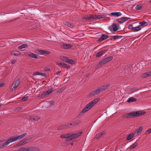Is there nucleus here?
Returning <instances> with one entry per match:
<instances>
[{
	"label": "nucleus",
	"mask_w": 151,
	"mask_h": 151,
	"mask_svg": "<svg viewBox=\"0 0 151 151\" xmlns=\"http://www.w3.org/2000/svg\"><path fill=\"white\" fill-rule=\"evenodd\" d=\"M68 60L67 61L68 63H70V64H72V63H73V62H74V61L73 60H71V59H67Z\"/></svg>",
	"instance_id": "ea45409f"
},
{
	"label": "nucleus",
	"mask_w": 151,
	"mask_h": 151,
	"mask_svg": "<svg viewBox=\"0 0 151 151\" xmlns=\"http://www.w3.org/2000/svg\"><path fill=\"white\" fill-rule=\"evenodd\" d=\"M56 64L60 67H63L68 68H70L68 65L66 64L63 63H59L58 62L56 63Z\"/></svg>",
	"instance_id": "2eb2a0df"
},
{
	"label": "nucleus",
	"mask_w": 151,
	"mask_h": 151,
	"mask_svg": "<svg viewBox=\"0 0 151 151\" xmlns=\"http://www.w3.org/2000/svg\"><path fill=\"white\" fill-rule=\"evenodd\" d=\"M110 29L111 30L112 29L114 32H116L118 30L117 24L115 23L113 24L110 27Z\"/></svg>",
	"instance_id": "f3484780"
},
{
	"label": "nucleus",
	"mask_w": 151,
	"mask_h": 151,
	"mask_svg": "<svg viewBox=\"0 0 151 151\" xmlns=\"http://www.w3.org/2000/svg\"><path fill=\"white\" fill-rule=\"evenodd\" d=\"M108 37V36L107 35L103 34L99 38V40H103L107 38Z\"/></svg>",
	"instance_id": "4be33fe9"
},
{
	"label": "nucleus",
	"mask_w": 151,
	"mask_h": 151,
	"mask_svg": "<svg viewBox=\"0 0 151 151\" xmlns=\"http://www.w3.org/2000/svg\"><path fill=\"white\" fill-rule=\"evenodd\" d=\"M28 55L31 57L36 58H37V56L36 55L33 54L32 53H29L28 54Z\"/></svg>",
	"instance_id": "c85d7f7f"
},
{
	"label": "nucleus",
	"mask_w": 151,
	"mask_h": 151,
	"mask_svg": "<svg viewBox=\"0 0 151 151\" xmlns=\"http://www.w3.org/2000/svg\"><path fill=\"white\" fill-rule=\"evenodd\" d=\"M145 113L144 111H139L126 114L123 116V117L126 118H132L143 115Z\"/></svg>",
	"instance_id": "7ed1b4c3"
},
{
	"label": "nucleus",
	"mask_w": 151,
	"mask_h": 151,
	"mask_svg": "<svg viewBox=\"0 0 151 151\" xmlns=\"http://www.w3.org/2000/svg\"><path fill=\"white\" fill-rule=\"evenodd\" d=\"M108 86L107 85L102 86L98 89L96 90L93 91L91 93L92 95H96L99 94L100 92L105 90L107 88Z\"/></svg>",
	"instance_id": "39448f33"
},
{
	"label": "nucleus",
	"mask_w": 151,
	"mask_h": 151,
	"mask_svg": "<svg viewBox=\"0 0 151 151\" xmlns=\"http://www.w3.org/2000/svg\"><path fill=\"white\" fill-rule=\"evenodd\" d=\"M82 132H78L71 135L68 134H63L60 136L62 138H65L66 140L67 141H69L73 139L76 138L80 136L82 134Z\"/></svg>",
	"instance_id": "20e7f679"
},
{
	"label": "nucleus",
	"mask_w": 151,
	"mask_h": 151,
	"mask_svg": "<svg viewBox=\"0 0 151 151\" xmlns=\"http://www.w3.org/2000/svg\"><path fill=\"white\" fill-rule=\"evenodd\" d=\"M30 119L32 121H34L38 119V118L35 116H32L30 117Z\"/></svg>",
	"instance_id": "72a5a7b5"
},
{
	"label": "nucleus",
	"mask_w": 151,
	"mask_h": 151,
	"mask_svg": "<svg viewBox=\"0 0 151 151\" xmlns=\"http://www.w3.org/2000/svg\"><path fill=\"white\" fill-rule=\"evenodd\" d=\"M16 62V60H13L12 61L11 63L12 64H14Z\"/></svg>",
	"instance_id": "a19ab883"
},
{
	"label": "nucleus",
	"mask_w": 151,
	"mask_h": 151,
	"mask_svg": "<svg viewBox=\"0 0 151 151\" xmlns=\"http://www.w3.org/2000/svg\"><path fill=\"white\" fill-rule=\"evenodd\" d=\"M113 57L112 56L108 57L102 60L101 63V64H105L112 60L113 59Z\"/></svg>",
	"instance_id": "9d476101"
},
{
	"label": "nucleus",
	"mask_w": 151,
	"mask_h": 151,
	"mask_svg": "<svg viewBox=\"0 0 151 151\" xmlns=\"http://www.w3.org/2000/svg\"><path fill=\"white\" fill-rule=\"evenodd\" d=\"M46 70V71H48L50 70V69L49 68H47Z\"/></svg>",
	"instance_id": "09e8293b"
},
{
	"label": "nucleus",
	"mask_w": 151,
	"mask_h": 151,
	"mask_svg": "<svg viewBox=\"0 0 151 151\" xmlns=\"http://www.w3.org/2000/svg\"><path fill=\"white\" fill-rule=\"evenodd\" d=\"M38 75V72H36L34 73L33 74V76H36Z\"/></svg>",
	"instance_id": "c03bdc74"
},
{
	"label": "nucleus",
	"mask_w": 151,
	"mask_h": 151,
	"mask_svg": "<svg viewBox=\"0 0 151 151\" xmlns=\"http://www.w3.org/2000/svg\"><path fill=\"white\" fill-rule=\"evenodd\" d=\"M20 54V53L19 51H17L16 52L14 53L13 54V55L14 56H18Z\"/></svg>",
	"instance_id": "c9c22d12"
},
{
	"label": "nucleus",
	"mask_w": 151,
	"mask_h": 151,
	"mask_svg": "<svg viewBox=\"0 0 151 151\" xmlns=\"http://www.w3.org/2000/svg\"><path fill=\"white\" fill-rule=\"evenodd\" d=\"M150 2H151V1H150Z\"/></svg>",
	"instance_id": "864d4df0"
},
{
	"label": "nucleus",
	"mask_w": 151,
	"mask_h": 151,
	"mask_svg": "<svg viewBox=\"0 0 151 151\" xmlns=\"http://www.w3.org/2000/svg\"><path fill=\"white\" fill-rule=\"evenodd\" d=\"M142 7V5L141 4H138L135 6V8L137 10H140L141 9Z\"/></svg>",
	"instance_id": "c756f323"
},
{
	"label": "nucleus",
	"mask_w": 151,
	"mask_h": 151,
	"mask_svg": "<svg viewBox=\"0 0 151 151\" xmlns=\"http://www.w3.org/2000/svg\"><path fill=\"white\" fill-rule=\"evenodd\" d=\"M28 97L24 96L21 99L22 100V101H25L27 100L28 99Z\"/></svg>",
	"instance_id": "58836bf2"
},
{
	"label": "nucleus",
	"mask_w": 151,
	"mask_h": 151,
	"mask_svg": "<svg viewBox=\"0 0 151 151\" xmlns=\"http://www.w3.org/2000/svg\"><path fill=\"white\" fill-rule=\"evenodd\" d=\"M129 68L128 67H123L121 68L119 72L120 73H123L124 74L128 73Z\"/></svg>",
	"instance_id": "6e6552de"
},
{
	"label": "nucleus",
	"mask_w": 151,
	"mask_h": 151,
	"mask_svg": "<svg viewBox=\"0 0 151 151\" xmlns=\"http://www.w3.org/2000/svg\"><path fill=\"white\" fill-rule=\"evenodd\" d=\"M147 132L148 134H149L151 132V129H150L149 130H147Z\"/></svg>",
	"instance_id": "37998d69"
},
{
	"label": "nucleus",
	"mask_w": 151,
	"mask_h": 151,
	"mask_svg": "<svg viewBox=\"0 0 151 151\" xmlns=\"http://www.w3.org/2000/svg\"><path fill=\"white\" fill-rule=\"evenodd\" d=\"M129 19L127 17H123L119 19V22L121 23H123Z\"/></svg>",
	"instance_id": "393cba45"
},
{
	"label": "nucleus",
	"mask_w": 151,
	"mask_h": 151,
	"mask_svg": "<svg viewBox=\"0 0 151 151\" xmlns=\"http://www.w3.org/2000/svg\"><path fill=\"white\" fill-rule=\"evenodd\" d=\"M50 53V52L48 51L38 50V54L46 55L49 54Z\"/></svg>",
	"instance_id": "1a4fd4ad"
},
{
	"label": "nucleus",
	"mask_w": 151,
	"mask_h": 151,
	"mask_svg": "<svg viewBox=\"0 0 151 151\" xmlns=\"http://www.w3.org/2000/svg\"><path fill=\"white\" fill-rule=\"evenodd\" d=\"M23 140H24V141L25 142H26V141L27 140H29V139L27 138H25Z\"/></svg>",
	"instance_id": "a18cd8bd"
},
{
	"label": "nucleus",
	"mask_w": 151,
	"mask_h": 151,
	"mask_svg": "<svg viewBox=\"0 0 151 151\" xmlns=\"http://www.w3.org/2000/svg\"><path fill=\"white\" fill-rule=\"evenodd\" d=\"M4 85V84L3 83H0V88L3 87Z\"/></svg>",
	"instance_id": "49530a36"
},
{
	"label": "nucleus",
	"mask_w": 151,
	"mask_h": 151,
	"mask_svg": "<svg viewBox=\"0 0 151 151\" xmlns=\"http://www.w3.org/2000/svg\"><path fill=\"white\" fill-rule=\"evenodd\" d=\"M53 91L52 89H50L47 91L46 92H44L42 94V97L46 96L50 93Z\"/></svg>",
	"instance_id": "a211bd4d"
},
{
	"label": "nucleus",
	"mask_w": 151,
	"mask_h": 151,
	"mask_svg": "<svg viewBox=\"0 0 151 151\" xmlns=\"http://www.w3.org/2000/svg\"><path fill=\"white\" fill-rule=\"evenodd\" d=\"M150 76H151V71L145 73L142 75V77L143 78H146Z\"/></svg>",
	"instance_id": "412c9836"
},
{
	"label": "nucleus",
	"mask_w": 151,
	"mask_h": 151,
	"mask_svg": "<svg viewBox=\"0 0 151 151\" xmlns=\"http://www.w3.org/2000/svg\"><path fill=\"white\" fill-rule=\"evenodd\" d=\"M73 143H71V145H73Z\"/></svg>",
	"instance_id": "3c124183"
},
{
	"label": "nucleus",
	"mask_w": 151,
	"mask_h": 151,
	"mask_svg": "<svg viewBox=\"0 0 151 151\" xmlns=\"http://www.w3.org/2000/svg\"><path fill=\"white\" fill-rule=\"evenodd\" d=\"M27 143V142H25L24 141V140L22 139L20 141L19 143L15 145L14 146V147H17L22 145H23L26 144Z\"/></svg>",
	"instance_id": "dca6fc26"
},
{
	"label": "nucleus",
	"mask_w": 151,
	"mask_h": 151,
	"mask_svg": "<svg viewBox=\"0 0 151 151\" xmlns=\"http://www.w3.org/2000/svg\"><path fill=\"white\" fill-rule=\"evenodd\" d=\"M1 105L0 104V107H1Z\"/></svg>",
	"instance_id": "603ef678"
},
{
	"label": "nucleus",
	"mask_w": 151,
	"mask_h": 151,
	"mask_svg": "<svg viewBox=\"0 0 151 151\" xmlns=\"http://www.w3.org/2000/svg\"><path fill=\"white\" fill-rule=\"evenodd\" d=\"M61 47L65 49H69L71 48L72 46L71 45L64 44L61 45Z\"/></svg>",
	"instance_id": "4468645a"
},
{
	"label": "nucleus",
	"mask_w": 151,
	"mask_h": 151,
	"mask_svg": "<svg viewBox=\"0 0 151 151\" xmlns=\"http://www.w3.org/2000/svg\"><path fill=\"white\" fill-rule=\"evenodd\" d=\"M134 136H135V135L134 133H132L128 136L127 138L126 139L128 140H129Z\"/></svg>",
	"instance_id": "bb28decb"
},
{
	"label": "nucleus",
	"mask_w": 151,
	"mask_h": 151,
	"mask_svg": "<svg viewBox=\"0 0 151 151\" xmlns=\"http://www.w3.org/2000/svg\"><path fill=\"white\" fill-rule=\"evenodd\" d=\"M139 24H140L139 26H141V28H142V27L146 26L148 25V23L144 21L140 22Z\"/></svg>",
	"instance_id": "aec40b11"
},
{
	"label": "nucleus",
	"mask_w": 151,
	"mask_h": 151,
	"mask_svg": "<svg viewBox=\"0 0 151 151\" xmlns=\"http://www.w3.org/2000/svg\"><path fill=\"white\" fill-rule=\"evenodd\" d=\"M19 151V149L18 150H15V151Z\"/></svg>",
	"instance_id": "8fccbe9b"
},
{
	"label": "nucleus",
	"mask_w": 151,
	"mask_h": 151,
	"mask_svg": "<svg viewBox=\"0 0 151 151\" xmlns=\"http://www.w3.org/2000/svg\"><path fill=\"white\" fill-rule=\"evenodd\" d=\"M20 79L18 78L14 82L11 86V88L12 91H14L17 87L20 81Z\"/></svg>",
	"instance_id": "0eeeda50"
},
{
	"label": "nucleus",
	"mask_w": 151,
	"mask_h": 151,
	"mask_svg": "<svg viewBox=\"0 0 151 151\" xmlns=\"http://www.w3.org/2000/svg\"><path fill=\"white\" fill-rule=\"evenodd\" d=\"M27 47V45L26 44H23L19 46L18 48L20 49H22L26 47Z\"/></svg>",
	"instance_id": "473e14b6"
},
{
	"label": "nucleus",
	"mask_w": 151,
	"mask_h": 151,
	"mask_svg": "<svg viewBox=\"0 0 151 151\" xmlns=\"http://www.w3.org/2000/svg\"><path fill=\"white\" fill-rule=\"evenodd\" d=\"M141 29V26L138 25L137 27H134L133 28V31L137 32L139 31Z\"/></svg>",
	"instance_id": "b1692460"
},
{
	"label": "nucleus",
	"mask_w": 151,
	"mask_h": 151,
	"mask_svg": "<svg viewBox=\"0 0 151 151\" xmlns=\"http://www.w3.org/2000/svg\"><path fill=\"white\" fill-rule=\"evenodd\" d=\"M103 133H101L99 136L96 137L95 138L96 139H99L101 137L103 136Z\"/></svg>",
	"instance_id": "4c0bfd02"
},
{
	"label": "nucleus",
	"mask_w": 151,
	"mask_h": 151,
	"mask_svg": "<svg viewBox=\"0 0 151 151\" xmlns=\"http://www.w3.org/2000/svg\"><path fill=\"white\" fill-rule=\"evenodd\" d=\"M105 53V52L104 51H101L98 52L96 55V56L97 57H99L103 55Z\"/></svg>",
	"instance_id": "a878e982"
},
{
	"label": "nucleus",
	"mask_w": 151,
	"mask_h": 151,
	"mask_svg": "<svg viewBox=\"0 0 151 151\" xmlns=\"http://www.w3.org/2000/svg\"><path fill=\"white\" fill-rule=\"evenodd\" d=\"M38 75H40L43 77H45L46 76V74L44 73L38 72Z\"/></svg>",
	"instance_id": "e433bc0d"
},
{
	"label": "nucleus",
	"mask_w": 151,
	"mask_h": 151,
	"mask_svg": "<svg viewBox=\"0 0 151 151\" xmlns=\"http://www.w3.org/2000/svg\"><path fill=\"white\" fill-rule=\"evenodd\" d=\"M61 72V71H58V72H57L56 73V74L57 75H59L60 74V73Z\"/></svg>",
	"instance_id": "de8ad7c7"
},
{
	"label": "nucleus",
	"mask_w": 151,
	"mask_h": 151,
	"mask_svg": "<svg viewBox=\"0 0 151 151\" xmlns=\"http://www.w3.org/2000/svg\"><path fill=\"white\" fill-rule=\"evenodd\" d=\"M135 23H133L132 24H130L129 26V29H132V31L133 30L134 27V25Z\"/></svg>",
	"instance_id": "2f4dec72"
},
{
	"label": "nucleus",
	"mask_w": 151,
	"mask_h": 151,
	"mask_svg": "<svg viewBox=\"0 0 151 151\" xmlns=\"http://www.w3.org/2000/svg\"><path fill=\"white\" fill-rule=\"evenodd\" d=\"M137 101L136 99L133 97H130L127 100V102H132L136 101Z\"/></svg>",
	"instance_id": "cd10ccee"
},
{
	"label": "nucleus",
	"mask_w": 151,
	"mask_h": 151,
	"mask_svg": "<svg viewBox=\"0 0 151 151\" xmlns=\"http://www.w3.org/2000/svg\"><path fill=\"white\" fill-rule=\"evenodd\" d=\"M81 122V121L79 120H76L72 122L69 124L70 125L75 126L77 124H79Z\"/></svg>",
	"instance_id": "6ab92c4d"
},
{
	"label": "nucleus",
	"mask_w": 151,
	"mask_h": 151,
	"mask_svg": "<svg viewBox=\"0 0 151 151\" xmlns=\"http://www.w3.org/2000/svg\"><path fill=\"white\" fill-rule=\"evenodd\" d=\"M138 145V142H135L134 143V144L132 145L130 147V150H132L135 147H136L137 145Z\"/></svg>",
	"instance_id": "7c9ffc66"
},
{
	"label": "nucleus",
	"mask_w": 151,
	"mask_h": 151,
	"mask_svg": "<svg viewBox=\"0 0 151 151\" xmlns=\"http://www.w3.org/2000/svg\"><path fill=\"white\" fill-rule=\"evenodd\" d=\"M27 134L26 133H24L20 135H17L15 136L9 138L5 142L0 145V148H3L6 147L11 142L17 141L24 138Z\"/></svg>",
	"instance_id": "f257e3e1"
},
{
	"label": "nucleus",
	"mask_w": 151,
	"mask_h": 151,
	"mask_svg": "<svg viewBox=\"0 0 151 151\" xmlns=\"http://www.w3.org/2000/svg\"><path fill=\"white\" fill-rule=\"evenodd\" d=\"M105 17L104 15H92L86 17V19L90 20L92 19H97L103 18Z\"/></svg>",
	"instance_id": "423d86ee"
},
{
	"label": "nucleus",
	"mask_w": 151,
	"mask_h": 151,
	"mask_svg": "<svg viewBox=\"0 0 151 151\" xmlns=\"http://www.w3.org/2000/svg\"><path fill=\"white\" fill-rule=\"evenodd\" d=\"M142 126H140L139 127L138 129L134 133L135 135V137L137 136L140 134L142 130Z\"/></svg>",
	"instance_id": "9b49d317"
},
{
	"label": "nucleus",
	"mask_w": 151,
	"mask_h": 151,
	"mask_svg": "<svg viewBox=\"0 0 151 151\" xmlns=\"http://www.w3.org/2000/svg\"><path fill=\"white\" fill-rule=\"evenodd\" d=\"M110 14L111 15L119 17L122 14L120 12H114L111 13Z\"/></svg>",
	"instance_id": "5701e85b"
},
{
	"label": "nucleus",
	"mask_w": 151,
	"mask_h": 151,
	"mask_svg": "<svg viewBox=\"0 0 151 151\" xmlns=\"http://www.w3.org/2000/svg\"><path fill=\"white\" fill-rule=\"evenodd\" d=\"M65 24L67 26H68L70 27H72V24H71L69 22H66L65 23Z\"/></svg>",
	"instance_id": "f704fd0d"
},
{
	"label": "nucleus",
	"mask_w": 151,
	"mask_h": 151,
	"mask_svg": "<svg viewBox=\"0 0 151 151\" xmlns=\"http://www.w3.org/2000/svg\"><path fill=\"white\" fill-rule=\"evenodd\" d=\"M99 99H96L93 100L91 101L88 104H87L86 105L83 110L80 113V114H82L85 113L88 111L94 105L96 104L98 102Z\"/></svg>",
	"instance_id": "f03ea898"
},
{
	"label": "nucleus",
	"mask_w": 151,
	"mask_h": 151,
	"mask_svg": "<svg viewBox=\"0 0 151 151\" xmlns=\"http://www.w3.org/2000/svg\"><path fill=\"white\" fill-rule=\"evenodd\" d=\"M69 127H70L69 124L67 123L60 126L58 127V129L59 130H61L64 129L66 128Z\"/></svg>",
	"instance_id": "f8f14e48"
},
{
	"label": "nucleus",
	"mask_w": 151,
	"mask_h": 151,
	"mask_svg": "<svg viewBox=\"0 0 151 151\" xmlns=\"http://www.w3.org/2000/svg\"><path fill=\"white\" fill-rule=\"evenodd\" d=\"M33 148L31 147H27L19 148V151H32Z\"/></svg>",
	"instance_id": "ddd939ff"
},
{
	"label": "nucleus",
	"mask_w": 151,
	"mask_h": 151,
	"mask_svg": "<svg viewBox=\"0 0 151 151\" xmlns=\"http://www.w3.org/2000/svg\"><path fill=\"white\" fill-rule=\"evenodd\" d=\"M22 109V108L21 107H17L16 108V109L18 110H20Z\"/></svg>",
	"instance_id": "79ce46f5"
}]
</instances>
